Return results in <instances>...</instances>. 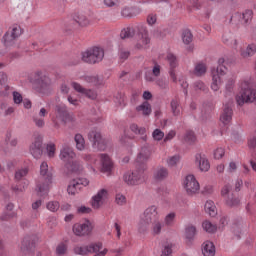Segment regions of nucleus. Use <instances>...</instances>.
Masks as SVG:
<instances>
[{"label": "nucleus", "mask_w": 256, "mask_h": 256, "mask_svg": "<svg viewBox=\"0 0 256 256\" xmlns=\"http://www.w3.org/2000/svg\"><path fill=\"white\" fill-rule=\"evenodd\" d=\"M148 153H151L149 148H141L137 157L136 169L132 172H127L123 176V180L127 185H141V183L145 182V169H147V166L143 163V161H147V159H149Z\"/></svg>", "instance_id": "f257e3e1"}, {"label": "nucleus", "mask_w": 256, "mask_h": 256, "mask_svg": "<svg viewBox=\"0 0 256 256\" xmlns=\"http://www.w3.org/2000/svg\"><path fill=\"white\" fill-rule=\"evenodd\" d=\"M30 83H32L33 89H35L37 93H40V95H51L53 91L51 78L41 71L34 73Z\"/></svg>", "instance_id": "f03ea898"}, {"label": "nucleus", "mask_w": 256, "mask_h": 256, "mask_svg": "<svg viewBox=\"0 0 256 256\" xmlns=\"http://www.w3.org/2000/svg\"><path fill=\"white\" fill-rule=\"evenodd\" d=\"M40 175L39 182L37 183L36 191L38 195H47L49 191V185H51V180L53 175L49 173V165L47 162H42L40 165Z\"/></svg>", "instance_id": "7ed1b4c3"}, {"label": "nucleus", "mask_w": 256, "mask_h": 256, "mask_svg": "<svg viewBox=\"0 0 256 256\" xmlns=\"http://www.w3.org/2000/svg\"><path fill=\"white\" fill-rule=\"evenodd\" d=\"M82 61L89 65H97L105 58V49L99 46H93L82 52Z\"/></svg>", "instance_id": "20e7f679"}, {"label": "nucleus", "mask_w": 256, "mask_h": 256, "mask_svg": "<svg viewBox=\"0 0 256 256\" xmlns=\"http://www.w3.org/2000/svg\"><path fill=\"white\" fill-rule=\"evenodd\" d=\"M155 221H159V213L157 212L156 206H150L144 211V214L138 223L139 233H145V231L149 229V225L153 222L155 223Z\"/></svg>", "instance_id": "39448f33"}, {"label": "nucleus", "mask_w": 256, "mask_h": 256, "mask_svg": "<svg viewBox=\"0 0 256 256\" xmlns=\"http://www.w3.org/2000/svg\"><path fill=\"white\" fill-rule=\"evenodd\" d=\"M101 249H103V243L97 242L88 246L77 245L74 247V253L76 255H89V253H95L94 256H106L109 250L107 248H104L103 250Z\"/></svg>", "instance_id": "423d86ee"}, {"label": "nucleus", "mask_w": 256, "mask_h": 256, "mask_svg": "<svg viewBox=\"0 0 256 256\" xmlns=\"http://www.w3.org/2000/svg\"><path fill=\"white\" fill-rule=\"evenodd\" d=\"M236 103L238 105H245V103H256V90L252 89L249 82H243L241 91L236 96Z\"/></svg>", "instance_id": "0eeeda50"}, {"label": "nucleus", "mask_w": 256, "mask_h": 256, "mask_svg": "<svg viewBox=\"0 0 256 256\" xmlns=\"http://www.w3.org/2000/svg\"><path fill=\"white\" fill-rule=\"evenodd\" d=\"M221 197H223L227 207H239L241 200L231 193V185H225L221 190Z\"/></svg>", "instance_id": "6e6552de"}, {"label": "nucleus", "mask_w": 256, "mask_h": 256, "mask_svg": "<svg viewBox=\"0 0 256 256\" xmlns=\"http://www.w3.org/2000/svg\"><path fill=\"white\" fill-rule=\"evenodd\" d=\"M137 31H138V39H139L138 43L136 44L137 49H147V45L151 43L147 26L140 24L137 26Z\"/></svg>", "instance_id": "1a4fd4ad"}, {"label": "nucleus", "mask_w": 256, "mask_h": 256, "mask_svg": "<svg viewBox=\"0 0 256 256\" xmlns=\"http://www.w3.org/2000/svg\"><path fill=\"white\" fill-rule=\"evenodd\" d=\"M88 139L98 151H105V149H107V142L103 139V136H101V132L96 130L90 131L88 133Z\"/></svg>", "instance_id": "9d476101"}, {"label": "nucleus", "mask_w": 256, "mask_h": 256, "mask_svg": "<svg viewBox=\"0 0 256 256\" xmlns=\"http://www.w3.org/2000/svg\"><path fill=\"white\" fill-rule=\"evenodd\" d=\"M72 230L77 237H87L93 231V224L89 220H86L84 223L74 224Z\"/></svg>", "instance_id": "9b49d317"}, {"label": "nucleus", "mask_w": 256, "mask_h": 256, "mask_svg": "<svg viewBox=\"0 0 256 256\" xmlns=\"http://www.w3.org/2000/svg\"><path fill=\"white\" fill-rule=\"evenodd\" d=\"M37 241V236L27 235L23 238L20 251L22 255H31L33 249H35V243Z\"/></svg>", "instance_id": "f8f14e48"}, {"label": "nucleus", "mask_w": 256, "mask_h": 256, "mask_svg": "<svg viewBox=\"0 0 256 256\" xmlns=\"http://www.w3.org/2000/svg\"><path fill=\"white\" fill-rule=\"evenodd\" d=\"M87 185H89V180L86 178L74 179L69 183L67 192L69 195H77V193H79L83 187H87Z\"/></svg>", "instance_id": "ddd939ff"}, {"label": "nucleus", "mask_w": 256, "mask_h": 256, "mask_svg": "<svg viewBox=\"0 0 256 256\" xmlns=\"http://www.w3.org/2000/svg\"><path fill=\"white\" fill-rule=\"evenodd\" d=\"M22 33L23 30H21L20 26H14L11 31L6 32L3 37L5 47H11V45H14L15 39L21 37Z\"/></svg>", "instance_id": "4468645a"}, {"label": "nucleus", "mask_w": 256, "mask_h": 256, "mask_svg": "<svg viewBox=\"0 0 256 256\" xmlns=\"http://www.w3.org/2000/svg\"><path fill=\"white\" fill-rule=\"evenodd\" d=\"M30 153L34 159H41L43 155V136L38 135L30 145Z\"/></svg>", "instance_id": "2eb2a0df"}, {"label": "nucleus", "mask_w": 256, "mask_h": 256, "mask_svg": "<svg viewBox=\"0 0 256 256\" xmlns=\"http://www.w3.org/2000/svg\"><path fill=\"white\" fill-rule=\"evenodd\" d=\"M184 187L188 195H195V193H199V182L197 181L194 175L186 176L184 181Z\"/></svg>", "instance_id": "dca6fc26"}, {"label": "nucleus", "mask_w": 256, "mask_h": 256, "mask_svg": "<svg viewBox=\"0 0 256 256\" xmlns=\"http://www.w3.org/2000/svg\"><path fill=\"white\" fill-rule=\"evenodd\" d=\"M55 115L56 119H59L63 123H67L69 121V111L67 110V106L65 104H57L55 106Z\"/></svg>", "instance_id": "f3484780"}, {"label": "nucleus", "mask_w": 256, "mask_h": 256, "mask_svg": "<svg viewBox=\"0 0 256 256\" xmlns=\"http://www.w3.org/2000/svg\"><path fill=\"white\" fill-rule=\"evenodd\" d=\"M107 189H101L100 191L97 192L95 196L92 197V207L93 209H99L101 205H103V201L107 199Z\"/></svg>", "instance_id": "a211bd4d"}, {"label": "nucleus", "mask_w": 256, "mask_h": 256, "mask_svg": "<svg viewBox=\"0 0 256 256\" xmlns=\"http://www.w3.org/2000/svg\"><path fill=\"white\" fill-rule=\"evenodd\" d=\"M217 68L211 70V75H218V77H224V75H227V60L223 57L219 58L217 61Z\"/></svg>", "instance_id": "6ab92c4d"}, {"label": "nucleus", "mask_w": 256, "mask_h": 256, "mask_svg": "<svg viewBox=\"0 0 256 256\" xmlns=\"http://www.w3.org/2000/svg\"><path fill=\"white\" fill-rule=\"evenodd\" d=\"M47 109L41 108L38 115H34L32 117V121L35 125V127H38V129H43L45 127V118L47 117Z\"/></svg>", "instance_id": "aec40b11"}, {"label": "nucleus", "mask_w": 256, "mask_h": 256, "mask_svg": "<svg viewBox=\"0 0 256 256\" xmlns=\"http://www.w3.org/2000/svg\"><path fill=\"white\" fill-rule=\"evenodd\" d=\"M195 161L199 165L200 171H204L205 173L211 169V164H209V160L205 154H196Z\"/></svg>", "instance_id": "412c9836"}, {"label": "nucleus", "mask_w": 256, "mask_h": 256, "mask_svg": "<svg viewBox=\"0 0 256 256\" xmlns=\"http://www.w3.org/2000/svg\"><path fill=\"white\" fill-rule=\"evenodd\" d=\"M75 157V151L71 147L66 146L60 151V159L65 163H71V160L75 159Z\"/></svg>", "instance_id": "4be33fe9"}, {"label": "nucleus", "mask_w": 256, "mask_h": 256, "mask_svg": "<svg viewBox=\"0 0 256 256\" xmlns=\"http://www.w3.org/2000/svg\"><path fill=\"white\" fill-rule=\"evenodd\" d=\"M90 23L91 21H89V18H87V16H85L84 14H78L73 20H71V25L75 26H70V29H75L77 25H79V27H87V25H89Z\"/></svg>", "instance_id": "5701e85b"}, {"label": "nucleus", "mask_w": 256, "mask_h": 256, "mask_svg": "<svg viewBox=\"0 0 256 256\" xmlns=\"http://www.w3.org/2000/svg\"><path fill=\"white\" fill-rule=\"evenodd\" d=\"M100 161L102 165V172L110 173L113 169V161H111V157L107 154H100Z\"/></svg>", "instance_id": "b1692460"}, {"label": "nucleus", "mask_w": 256, "mask_h": 256, "mask_svg": "<svg viewBox=\"0 0 256 256\" xmlns=\"http://www.w3.org/2000/svg\"><path fill=\"white\" fill-rule=\"evenodd\" d=\"M13 209H15V205H13V203H8L6 205V211L8 212L0 216V221H9V219L17 218V212L13 211Z\"/></svg>", "instance_id": "393cba45"}, {"label": "nucleus", "mask_w": 256, "mask_h": 256, "mask_svg": "<svg viewBox=\"0 0 256 256\" xmlns=\"http://www.w3.org/2000/svg\"><path fill=\"white\" fill-rule=\"evenodd\" d=\"M232 119H233V109L229 106H225L220 116V121L223 123V125H229Z\"/></svg>", "instance_id": "a878e982"}, {"label": "nucleus", "mask_w": 256, "mask_h": 256, "mask_svg": "<svg viewBox=\"0 0 256 256\" xmlns=\"http://www.w3.org/2000/svg\"><path fill=\"white\" fill-rule=\"evenodd\" d=\"M169 177V169L160 166L154 172L155 181H165Z\"/></svg>", "instance_id": "bb28decb"}, {"label": "nucleus", "mask_w": 256, "mask_h": 256, "mask_svg": "<svg viewBox=\"0 0 256 256\" xmlns=\"http://www.w3.org/2000/svg\"><path fill=\"white\" fill-rule=\"evenodd\" d=\"M171 113L174 117H179L181 115V100L178 97H175L170 102Z\"/></svg>", "instance_id": "cd10ccee"}, {"label": "nucleus", "mask_w": 256, "mask_h": 256, "mask_svg": "<svg viewBox=\"0 0 256 256\" xmlns=\"http://www.w3.org/2000/svg\"><path fill=\"white\" fill-rule=\"evenodd\" d=\"M130 131H132V133H135V135H140L143 141H147V134H145L147 133V130L145 129V127H139V125L137 124H131Z\"/></svg>", "instance_id": "c85d7f7f"}, {"label": "nucleus", "mask_w": 256, "mask_h": 256, "mask_svg": "<svg viewBox=\"0 0 256 256\" xmlns=\"http://www.w3.org/2000/svg\"><path fill=\"white\" fill-rule=\"evenodd\" d=\"M202 253L204 256H215V245L211 241L203 244Z\"/></svg>", "instance_id": "c756f323"}, {"label": "nucleus", "mask_w": 256, "mask_h": 256, "mask_svg": "<svg viewBox=\"0 0 256 256\" xmlns=\"http://www.w3.org/2000/svg\"><path fill=\"white\" fill-rule=\"evenodd\" d=\"M136 111H138V113H142V115H144L145 117H149L152 112L151 104L145 101L141 105L136 107Z\"/></svg>", "instance_id": "7c9ffc66"}, {"label": "nucleus", "mask_w": 256, "mask_h": 256, "mask_svg": "<svg viewBox=\"0 0 256 256\" xmlns=\"http://www.w3.org/2000/svg\"><path fill=\"white\" fill-rule=\"evenodd\" d=\"M256 53V45L255 44H249L246 49L241 50L240 55L244 59H247L248 57H253Z\"/></svg>", "instance_id": "2f4dec72"}, {"label": "nucleus", "mask_w": 256, "mask_h": 256, "mask_svg": "<svg viewBox=\"0 0 256 256\" xmlns=\"http://www.w3.org/2000/svg\"><path fill=\"white\" fill-rule=\"evenodd\" d=\"M193 73L196 77H203V75L207 73V64L203 62L197 63L194 67Z\"/></svg>", "instance_id": "473e14b6"}, {"label": "nucleus", "mask_w": 256, "mask_h": 256, "mask_svg": "<svg viewBox=\"0 0 256 256\" xmlns=\"http://www.w3.org/2000/svg\"><path fill=\"white\" fill-rule=\"evenodd\" d=\"M222 41L225 45H229L230 47H233L234 49L237 48V40L233 38V34L231 33H225L222 36Z\"/></svg>", "instance_id": "72a5a7b5"}, {"label": "nucleus", "mask_w": 256, "mask_h": 256, "mask_svg": "<svg viewBox=\"0 0 256 256\" xmlns=\"http://www.w3.org/2000/svg\"><path fill=\"white\" fill-rule=\"evenodd\" d=\"M221 85H223V80H221V76L217 74H212V91H219V89H221Z\"/></svg>", "instance_id": "f704fd0d"}, {"label": "nucleus", "mask_w": 256, "mask_h": 256, "mask_svg": "<svg viewBox=\"0 0 256 256\" xmlns=\"http://www.w3.org/2000/svg\"><path fill=\"white\" fill-rule=\"evenodd\" d=\"M204 209L206 213L210 215V217H215L217 215V208L215 207V203L211 200H208L205 203Z\"/></svg>", "instance_id": "c9c22d12"}, {"label": "nucleus", "mask_w": 256, "mask_h": 256, "mask_svg": "<svg viewBox=\"0 0 256 256\" xmlns=\"http://www.w3.org/2000/svg\"><path fill=\"white\" fill-rule=\"evenodd\" d=\"M185 235H186V239H188V241H192V239H195V236L197 235V227L189 224L185 228Z\"/></svg>", "instance_id": "e433bc0d"}, {"label": "nucleus", "mask_w": 256, "mask_h": 256, "mask_svg": "<svg viewBox=\"0 0 256 256\" xmlns=\"http://www.w3.org/2000/svg\"><path fill=\"white\" fill-rule=\"evenodd\" d=\"M74 141L76 144V149H78V151H84L85 149V138H83V135L81 134H76L74 137Z\"/></svg>", "instance_id": "4c0bfd02"}, {"label": "nucleus", "mask_w": 256, "mask_h": 256, "mask_svg": "<svg viewBox=\"0 0 256 256\" xmlns=\"http://www.w3.org/2000/svg\"><path fill=\"white\" fill-rule=\"evenodd\" d=\"M166 60L169 63L170 69H175L179 65V60H177V56L173 53H168L166 56Z\"/></svg>", "instance_id": "58836bf2"}, {"label": "nucleus", "mask_w": 256, "mask_h": 256, "mask_svg": "<svg viewBox=\"0 0 256 256\" xmlns=\"http://www.w3.org/2000/svg\"><path fill=\"white\" fill-rule=\"evenodd\" d=\"M202 227L207 233H215V231H217V225L211 223L210 221H204L202 223Z\"/></svg>", "instance_id": "ea45409f"}, {"label": "nucleus", "mask_w": 256, "mask_h": 256, "mask_svg": "<svg viewBox=\"0 0 256 256\" xmlns=\"http://www.w3.org/2000/svg\"><path fill=\"white\" fill-rule=\"evenodd\" d=\"M173 254V244L166 242L163 244L161 256H171Z\"/></svg>", "instance_id": "a19ab883"}, {"label": "nucleus", "mask_w": 256, "mask_h": 256, "mask_svg": "<svg viewBox=\"0 0 256 256\" xmlns=\"http://www.w3.org/2000/svg\"><path fill=\"white\" fill-rule=\"evenodd\" d=\"M182 41L185 45H189L193 41V34L190 30H184L182 33Z\"/></svg>", "instance_id": "79ce46f5"}, {"label": "nucleus", "mask_w": 256, "mask_h": 256, "mask_svg": "<svg viewBox=\"0 0 256 256\" xmlns=\"http://www.w3.org/2000/svg\"><path fill=\"white\" fill-rule=\"evenodd\" d=\"M135 35L133 28H125L121 31L120 37L121 39H131Z\"/></svg>", "instance_id": "37998d69"}, {"label": "nucleus", "mask_w": 256, "mask_h": 256, "mask_svg": "<svg viewBox=\"0 0 256 256\" xmlns=\"http://www.w3.org/2000/svg\"><path fill=\"white\" fill-rule=\"evenodd\" d=\"M179 161H181V156L174 155V156L168 157L166 163H167L168 167H176V165H177V163H179Z\"/></svg>", "instance_id": "c03bdc74"}, {"label": "nucleus", "mask_w": 256, "mask_h": 256, "mask_svg": "<svg viewBox=\"0 0 256 256\" xmlns=\"http://www.w3.org/2000/svg\"><path fill=\"white\" fill-rule=\"evenodd\" d=\"M28 173H29L28 168H22V169L17 170L15 173L16 181H21V179H23V177H27Z\"/></svg>", "instance_id": "a18cd8bd"}, {"label": "nucleus", "mask_w": 256, "mask_h": 256, "mask_svg": "<svg viewBox=\"0 0 256 256\" xmlns=\"http://www.w3.org/2000/svg\"><path fill=\"white\" fill-rule=\"evenodd\" d=\"M67 253V244L65 243H60L56 247V255L57 256H65Z\"/></svg>", "instance_id": "49530a36"}, {"label": "nucleus", "mask_w": 256, "mask_h": 256, "mask_svg": "<svg viewBox=\"0 0 256 256\" xmlns=\"http://www.w3.org/2000/svg\"><path fill=\"white\" fill-rule=\"evenodd\" d=\"M152 137L154 141H162L163 138L165 137V133L161 131V129L157 128L152 132Z\"/></svg>", "instance_id": "de8ad7c7"}, {"label": "nucleus", "mask_w": 256, "mask_h": 256, "mask_svg": "<svg viewBox=\"0 0 256 256\" xmlns=\"http://www.w3.org/2000/svg\"><path fill=\"white\" fill-rule=\"evenodd\" d=\"M193 89L196 91H207V85L201 80L194 82Z\"/></svg>", "instance_id": "09e8293b"}, {"label": "nucleus", "mask_w": 256, "mask_h": 256, "mask_svg": "<svg viewBox=\"0 0 256 256\" xmlns=\"http://www.w3.org/2000/svg\"><path fill=\"white\" fill-rule=\"evenodd\" d=\"M156 85L160 87V89H169V80L159 78L156 80Z\"/></svg>", "instance_id": "8fccbe9b"}, {"label": "nucleus", "mask_w": 256, "mask_h": 256, "mask_svg": "<svg viewBox=\"0 0 256 256\" xmlns=\"http://www.w3.org/2000/svg\"><path fill=\"white\" fill-rule=\"evenodd\" d=\"M184 141H186V143H195V132L187 131L184 136Z\"/></svg>", "instance_id": "3c124183"}, {"label": "nucleus", "mask_w": 256, "mask_h": 256, "mask_svg": "<svg viewBox=\"0 0 256 256\" xmlns=\"http://www.w3.org/2000/svg\"><path fill=\"white\" fill-rule=\"evenodd\" d=\"M118 55H119L120 61H122L123 63V61H127V59H129V55H131V52L125 49H120Z\"/></svg>", "instance_id": "603ef678"}, {"label": "nucleus", "mask_w": 256, "mask_h": 256, "mask_svg": "<svg viewBox=\"0 0 256 256\" xmlns=\"http://www.w3.org/2000/svg\"><path fill=\"white\" fill-rule=\"evenodd\" d=\"M251 19H253V11H251V10H246V11L242 14V21H244V23H249V21H251Z\"/></svg>", "instance_id": "864d4df0"}, {"label": "nucleus", "mask_w": 256, "mask_h": 256, "mask_svg": "<svg viewBox=\"0 0 256 256\" xmlns=\"http://www.w3.org/2000/svg\"><path fill=\"white\" fill-rule=\"evenodd\" d=\"M46 151L48 154V157H55V151H57V149L55 148V144L54 143H50L46 146Z\"/></svg>", "instance_id": "5fc2aeb1"}, {"label": "nucleus", "mask_w": 256, "mask_h": 256, "mask_svg": "<svg viewBox=\"0 0 256 256\" xmlns=\"http://www.w3.org/2000/svg\"><path fill=\"white\" fill-rule=\"evenodd\" d=\"M47 209L49 211H52V213H55V211H59V202L52 201L47 204Z\"/></svg>", "instance_id": "6e6d98bb"}, {"label": "nucleus", "mask_w": 256, "mask_h": 256, "mask_svg": "<svg viewBox=\"0 0 256 256\" xmlns=\"http://www.w3.org/2000/svg\"><path fill=\"white\" fill-rule=\"evenodd\" d=\"M85 81L91 83L92 85H99V76H86Z\"/></svg>", "instance_id": "4d7b16f0"}, {"label": "nucleus", "mask_w": 256, "mask_h": 256, "mask_svg": "<svg viewBox=\"0 0 256 256\" xmlns=\"http://www.w3.org/2000/svg\"><path fill=\"white\" fill-rule=\"evenodd\" d=\"M162 227H163V225L161 224V222L156 220L153 224V233H154V235H159V233H161Z\"/></svg>", "instance_id": "13d9d810"}, {"label": "nucleus", "mask_w": 256, "mask_h": 256, "mask_svg": "<svg viewBox=\"0 0 256 256\" xmlns=\"http://www.w3.org/2000/svg\"><path fill=\"white\" fill-rule=\"evenodd\" d=\"M152 75H154V77H159V75H161V65H159L157 62H154Z\"/></svg>", "instance_id": "bf43d9fd"}, {"label": "nucleus", "mask_w": 256, "mask_h": 256, "mask_svg": "<svg viewBox=\"0 0 256 256\" xmlns=\"http://www.w3.org/2000/svg\"><path fill=\"white\" fill-rule=\"evenodd\" d=\"M224 155H225V149L224 148H217L214 151V159H223Z\"/></svg>", "instance_id": "052dcab7"}, {"label": "nucleus", "mask_w": 256, "mask_h": 256, "mask_svg": "<svg viewBox=\"0 0 256 256\" xmlns=\"http://www.w3.org/2000/svg\"><path fill=\"white\" fill-rule=\"evenodd\" d=\"M175 221V213H170L166 215L164 219L165 225H173V222Z\"/></svg>", "instance_id": "680f3d73"}, {"label": "nucleus", "mask_w": 256, "mask_h": 256, "mask_svg": "<svg viewBox=\"0 0 256 256\" xmlns=\"http://www.w3.org/2000/svg\"><path fill=\"white\" fill-rule=\"evenodd\" d=\"M71 85H72L74 91H77V93H81V95H83L85 88L83 86H81V84H79L77 82H72Z\"/></svg>", "instance_id": "e2e57ef3"}, {"label": "nucleus", "mask_w": 256, "mask_h": 256, "mask_svg": "<svg viewBox=\"0 0 256 256\" xmlns=\"http://www.w3.org/2000/svg\"><path fill=\"white\" fill-rule=\"evenodd\" d=\"M115 103L119 105V107H125V97L123 95L118 94L115 97Z\"/></svg>", "instance_id": "0e129e2a"}, {"label": "nucleus", "mask_w": 256, "mask_h": 256, "mask_svg": "<svg viewBox=\"0 0 256 256\" xmlns=\"http://www.w3.org/2000/svg\"><path fill=\"white\" fill-rule=\"evenodd\" d=\"M10 141V145L11 147H17V138H12L11 139V133L10 132H7L6 134V142H9Z\"/></svg>", "instance_id": "69168bd1"}, {"label": "nucleus", "mask_w": 256, "mask_h": 256, "mask_svg": "<svg viewBox=\"0 0 256 256\" xmlns=\"http://www.w3.org/2000/svg\"><path fill=\"white\" fill-rule=\"evenodd\" d=\"M148 25H155L157 23V14H149L147 17Z\"/></svg>", "instance_id": "338daca9"}, {"label": "nucleus", "mask_w": 256, "mask_h": 256, "mask_svg": "<svg viewBox=\"0 0 256 256\" xmlns=\"http://www.w3.org/2000/svg\"><path fill=\"white\" fill-rule=\"evenodd\" d=\"M126 202V198L124 195L122 194H117L116 195V203L117 205H125Z\"/></svg>", "instance_id": "774afa93"}]
</instances>
